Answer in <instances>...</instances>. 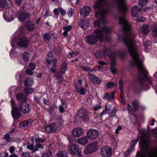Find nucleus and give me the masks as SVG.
Here are the masks:
<instances>
[{
	"instance_id": "1",
	"label": "nucleus",
	"mask_w": 157,
	"mask_h": 157,
	"mask_svg": "<svg viewBox=\"0 0 157 157\" xmlns=\"http://www.w3.org/2000/svg\"><path fill=\"white\" fill-rule=\"evenodd\" d=\"M119 23L122 25L125 34V36L123 38L124 41L132 59L131 64L137 67L139 72L144 79L150 80V78L147 75V72L144 66L143 61L137 53V45L135 43V40L136 34L131 31V23L123 16L119 18Z\"/></svg>"
},
{
	"instance_id": "2",
	"label": "nucleus",
	"mask_w": 157,
	"mask_h": 157,
	"mask_svg": "<svg viewBox=\"0 0 157 157\" xmlns=\"http://www.w3.org/2000/svg\"><path fill=\"white\" fill-rule=\"evenodd\" d=\"M142 134L140 137L142 145L141 152L137 151L136 157H157V151L155 153H149L148 151V144L144 131L142 132ZM152 133L157 136V128L152 130Z\"/></svg>"
},
{
	"instance_id": "3",
	"label": "nucleus",
	"mask_w": 157,
	"mask_h": 157,
	"mask_svg": "<svg viewBox=\"0 0 157 157\" xmlns=\"http://www.w3.org/2000/svg\"><path fill=\"white\" fill-rule=\"evenodd\" d=\"M94 33V34L87 36L85 39L86 42L89 44H94L99 40H102L106 37V36L105 35L100 29L95 30Z\"/></svg>"
},
{
	"instance_id": "4",
	"label": "nucleus",
	"mask_w": 157,
	"mask_h": 157,
	"mask_svg": "<svg viewBox=\"0 0 157 157\" xmlns=\"http://www.w3.org/2000/svg\"><path fill=\"white\" fill-rule=\"evenodd\" d=\"M106 0H99L94 3V8L95 10V15L96 17H105L108 13V9L102 8L101 3H104Z\"/></svg>"
},
{
	"instance_id": "5",
	"label": "nucleus",
	"mask_w": 157,
	"mask_h": 157,
	"mask_svg": "<svg viewBox=\"0 0 157 157\" xmlns=\"http://www.w3.org/2000/svg\"><path fill=\"white\" fill-rule=\"evenodd\" d=\"M105 55L110 56L111 52L108 48L104 47L103 48H100L99 49L96 50L94 53V56L97 59L101 58Z\"/></svg>"
},
{
	"instance_id": "6",
	"label": "nucleus",
	"mask_w": 157,
	"mask_h": 157,
	"mask_svg": "<svg viewBox=\"0 0 157 157\" xmlns=\"http://www.w3.org/2000/svg\"><path fill=\"white\" fill-rule=\"evenodd\" d=\"M115 3L117 4L119 11L122 13H124L128 10L125 0H115Z\"/></svg>"
},
{
	"instance_id": "7",
	"label": "nucleus",
	"mask_w": 157,
	"mask_h": 157,
	"mask_svg": "<svg viewBox=\"0 0 157 157\" xmlns=\"http://www.w3.org/2000/svg\"><path fill=\"white\" fill-rule=\"evenodd\" d=\"M99 135V132L97 130L90 129L87 132L86 137L91 140L96 139Z\"/></svg>"
},
{
	"instance_id": "8",
	"label": "nucleus",
	"mask_w": 157,
	"mask_h": 157,
	"mask_svg": "<svg viewBox=\"0 0 157 157\" xmlns=\"http://www.w3.org/2000/svg\"><path fill=\"white\" fill-rule=\"evenodd\" d=\"M98 148L95 143H93L85 147L84 152L85 154H90L96 151Z\"/></svg>"
},
{
	"instance_id": "9",
	"label": "nucleus",
	"mask_w": 157,
	"mask_h": 157,
	"mask_svg": "<svg viewBox=\"0 0 157 157\" xmlns=\"http://www.w3.org/2000/svg\"><path fill=\"white\" fill-rule=\"evenodd\" d=\"M11 103L12 104V109L11 111V114L13 117L15 119H18L21 117V113L20 112L19 109L17 107H13L14 101L13 99L11 98Z\"/></svg>"
},
{
	"instance_id": "10",
	"label": "nucleus",
	"mask_w": 157,
	"mask_h": 157,
	"mask_svg": "<svg viewBox=\"0 0 157 157\" xmlns=\"http://www.w3.org/2000/svg\"><path fill=\"white\" fill-rule=\"evenodd\" d=\"M100 153L102 157H110L112 154L111 149L107 146L102 147Z\"/></svg>"
},
{
	"instance_id": "11",
	"label": "nucleus",
	"mask_w": 157,
	"mask_h": 157,
	"mask_svg": "<svg viewBox=\"0 0 157 157\" xmlns=\"http://www.w3.org/2000/svg\"><path fill=\"white\" fill-rule=\"evenodd\" d=\"M17 45L21 47L26 48L29 44V41L25 37L20 38L16 40Z\"/></svg>"
},
{
	"instance_id": "12",
	"label": "nucleus",
	"mask_w": 157,
	"mask_h": 157,
	"mask_svg": "<svg viewBox=\"0 0 157 157\" xmlns=\"http://www.w3.org/2000/svg\"><path fill=\"white\" fill-rule=\"evenodd\" d=\"M67 150L71 155H76L78 152L79 148L78 145L75 144H70L67 147Z\"/></svg>"
},
{
	"instance_id": "13",
	"label": "nucleus",
	"mask_w": 157,
	"mask_h": 157,
	"mask_svg": "<svg viewBox=\"0 0 157 157\" xmlns=\"http://www.w3.org/2000/svg\"><path fill=\"white\" fill-rule=\"evenodd\" d=\"M19 108L24 113H28L30 110L31 108L29 104L25 102H21L19 105Z\"/></svg>"
},
{
	"instance_id": "14",
	"label": "nucleus",
	"mask_w": 157,
	"mask_h": 157,
	"mask_svg": "<svg viewBox=\"0 0 157 157\" xmlns=\"http://www.w3.org/2000/svg\"><path fill=\"white\" fill-rule=\"evenodd\" d=\"M91 10V8L89 6H84L81 9L80 14L83 17H86L89 15Z\"/></svg>"
},
{
	"instance_id": "15",
	"label": "nucleus",
	"mask_w": 157,
	"mask_h": 157,
	"mask_svg": "<svg viewBox=\"0 0 157 157\" xmlns=\"http://www.w3.org/2000/svg\"><path fill=\"white\" fill-rule=\"evenodd\" d=\"M78 115L80 118H82L84 121H88L89 117L88 114L84 109H80L78 112Z\"/></svg>"
},
{
	"instance_id": "16",
	"label": "nucleus",
	"mask_w": 157,
	"mask_h": 157,
	"mask_svg": "<svg viewBox=\"0 0 157 157\" xmlns=\"http://www.w3.org/2000/svg\"><path fill=\"white\" fill-rule=\"evenodd\" d=\"M139 32L142 35H146L149 32L150 28L147 24H144L142 25V27L139 29Z\"/></svg>"
},
{
	"instance_id": "17",
	"label": "nucleus",
	"mask_w": 157,
	"mask_h": 157,
	"mask_svg": "<svg viewBox=\"0 0 157 157\" xmlns=\"http://www.w3.org/2000/svg\"><path fill=\"white\" fill-rule=\"evenodd\" d=\"M83 130L80 127L75 128L72 131L73 135L75 137H78L83 135Z\"/></svg>"
},
{
	"instance_id": "18",
	"label": "nucleus",
	"mask_w": 157,
	"mask_h": 157,
	"mask_svg": "<svg viewBox=\"0 0 157 157\" xmlns=\"http://www.w3.org/2000/svg\"><path fill=\"white\" fill-rule=\"evenodd\" d=\"M90 80L94 84H99L101 82V80L99 78L94 75L90 73L88 74Z\"/></svg>"
},
{
	"instance_id": "19",
	"label": "nucleus",
	"mask_w": 157,
	"mask_h": 157,
	"mask_svg": "<svg viewBox=\"0 0 157 157\" xmlns=\"http://www.w3.org/2000/svg\"><path fill=\"white\" fill-rule=\"evenodd\" d=\"M30 15L28 13L22 12L19 14L17 17L20 21L23 22L26 19L30 17Z\"/></svg>"
},
{
	"instance_id": "20",
	"label": "nucleus",
	"mask_w": 157,
	"mask_h": 157,
	"mask_svg": "<svg viewBox=\"0 0 157 157\" xmlns=\"http://www.w3.org/2000/svg\"><path fill=\"white\" fill-rule=\"evenodd\" d=\"M141 12L140 8L137 6H135L132 7L131 13L133 17H136Z\"/></svg>"
},
{
	"instance_id": "21",
	"label": "nucleus",
	"mask_w": 157,
	"mask_h": 157,
	"mask_svg": "<svg viewBox=\"0 0 157 157\" xmlns=\"http://www.w3.org/2000/svg\"><path fill=\"white\" fill-rule=\"evenodd\" d=\"M33 123V121L31 120H29L27 121H25L20 123L19 124V126L21 128H26L30 126Z\"/></svg>"
},
{
	"instance_id": "22",
	"label": "nucleus",
	"mask_w": 157,
	"mask_h": 157,
	"mask_svg": "<svg viewBox=\"0 0 157 157\" xmlns=\"http://www.w3.org/2000/svg\"><path fill=\"white\" fill-rule=\"evenodd\" d=\"M12 2L10 0H0V6L2 8H6Z\"/></svg>"
},
{
	"instance_id": "23",
	"label": "nucleus",
	"mask_w": 157,
	"mask_h": 157,
	"mask_svg": "<svg viewBox=\"0 0 157 157\" xmlns=\"http://www.w3.org/2000/svg\"><path fill=\"white\" fill-rule=\"evenodd\" d=\"M58 129V127L55 124H52L51 125L47 126L45 128L46 131L48 132H50L55 131Z\"/></svg>"
},
{
	"instance_id": "24",
	"label": "nucleus",
	"mask_w": 157,
	"mask_h": 157,
	"mask_svg": "<svg viewBox=\"0 0 157 157\" xmlns=\"http://www.w3.org/2000/svg\"><path fill=\"white\" fill-rule=\"evenodd\" d=\"M89 23L88 20L86 19L82 21L79 25L82 29H86L89 25Z\"/></svg>"
},
{
	"instance_id": "25",
	"label": "nucleus",
	"mask_w": 157,
	"mask_h": 157,
	"mask_svg": "<svg viewBox=\"0 0 157 157\" xmlns=\"http://www.w3.org/2000/svg\"><path fill=\"white\" fill-rule=\"evenodd\" d=\"M26 27L29 31H32L35 28V24L32 22L29 21L26 24Z\"/></svg>"
},
{
	"instance_id": "26",
	"label": "nucleus",
	"mask_w": 157,
	"mask_h": 157,
	"mask_svg": "<svg viewBox=\"0 0 157 157\" xmlns=\"http://www.w3.org/2000/svg\"><path fill=\"white\" fill-rule=\"evenodd\" d=\"M115 92H112L110 95L108 93H105L104 95L103 98L108 100L113 99L114 98Z\"/></svg>"
},
{
	"instance_id": "27",
	"label": "nucleus",
	"mask_w": 157,
	"mask_h": 157,
	"mask_svg": "<svg viewBox=\"0 0 157 157\" xmlns=\"http://www.w3.org/2000/svg\"><path fill=\"white\" fill-rule=\"evenodd\" d=\"M17 99L21 102H24L26 101V98L22 94H19L17 96Z\"/></svg>"
},
{
	"instance_id": "28",
	"label": "nucleus",
	"mask_w": 157,
	"mask_h": 157,
	"mask_svg": "<svg viewBox=\"0 0 157 157\" xmlns=\"http://www.w3.org/2000/svg\"><path fill=\"white\" fill-rule=\"evenodd\" d=\"M33 81L32 78H28L25 81V85L26 86H30L33 84Z\"/></svg>"
},
{
	"instance_id": "29",
	"label": "nucleus",
	"mask_w": 157,
	"mask_h": 157,
	"mask_svg": "<svg viewBox=\"0 0 157 157\" xmlns=\"http://www.w3.org/2000/svg\"><path fill=\"white\" fill-rule=\"evenodd\" d=\"M75 88L76 90L75 91L76 92H79L81 95H84L86 94V91L81 86H78L77 85H76Z\"/></svg>"
},
{
	"instance_id": "30",
	"label": "nucleus",
	"mask_w": 157,
	"mask_h": 157,
	"mask_svg": "<svg viewBox=\"0 0 157 157\" xmlns=\"http://www.w3.org/2000/svg\"><path fill=\"white\" fill-rule=\"evenodd\" d=\"M53 35L49 33H45L44 35V38L45 42L46 43H48L51 38H52Z\"/></svg>"
},
{
	"instance_id": "31",
	"label": "nucleus",
	"mask_w": 157,
	"mask_h": 157,
	"mask_svg": "<svg viewBox=\"0 0 157 157\" xmlns=\"http://www.w3.org/2000/svg\"><path fill=\"white\" fill-rule=\"evenodd\" d=\"M72 29V26L71 25L68 26H65L63 28L64 30L63 34L64 36H66L68 35V32L70 31Z\"/></svg>"
},
{
	"instance_id": "32",
	"label": "nucleus",
	"mask_w": 157,
	"mask_h": 157,
	"mask_svg": "<svg viewBox=\"0 0 157 157\" xmlns=\"http://www.w3.org/2000/svg\"><path fill=\"white\" fill-rule=\"evenodd\" d=\"M67 155L66 151L62 150L58 151L56 154L57 157H67Z\"/></svg>"
},
{
	"instance_id": "33",
	"label": "nucleus",
	"mask_w": 157,
	"mask_h": 157,
	"mask_svg": "<svg viewBox=\"0 0 157 157\" xmlns=\"http://www.w3.org/2000/svg\"><path fill=\"white\" fill-rule=\"evenodd\" d=\"M152 35L154 37L157 36V23L154 24L152 28Z\"/></svg>"
},
{
	"instance_id": "34",
	"label": "nucleus",
	"mask_w": 157,
	"mask_h": 157,
	"mask_svg": "<svg viewBox=\"0 0 157 157\" xmlns=\"http://www.w3.org/2000/svg\"><path fill=\"white\" fill-rule=\"evenodd\" d=\"M88 141V140L86 137H83L78 140V142L81 145H85Z\"/></svg>"
},
{
	"instance_id": "35",
	"label": "nucleus",
	"mask_w": 157,
	"mask_h": 157,
	"mask_svg": "<svg viewBox=\"0 0 157 157\" xmlns=\"http://www.w3.org/2000/svg\"><path fill=\"white\" fill-rule=\"evenodd\" d=\"M119 89L121 90V99L122 100H123V81L122 79H120L119 81Z\"/></svg>"
},
{
	"instance_id": "36",
	"label": "nucleus",
	"mask_w": 157,
	"mask_h": 157,
	"mask_svg": "<svg viewBox=\"0 0 157 157\" xmlns=\"http://www.w3.org/2000/svg\"><path fill=\"white\" fill-rule=\"evenodd\" d=\"M151 44V42L150 41L143 42V45L144 47V51L145 52H148L149 49V47Z\"/></svg>"
},
{
	"instance_id": "37",
	"label": "nucleus",
	"mask_w": 157,
	"mask_h": 157,
	"mask_svg": "<svg viewBox=\"0 0 157 157\" xmlns=\"http://www.w3.org/2000/svg\"><path fill=\"white\" fill-rule=\"evenodd\" d=\"M110 107L111 106L109 105H106L105 109L103 110L102 112L100 114V115L102 116L105 114L109 113L110 111Z\"/></svg>"
},
{
	"instance_id": "38",
	"label": "nucleus",
	"mask_w": 157,
	"mask_h": 157,
	"mask_svg": "<svg viewBox=\"0 0 157 157\" xmlns=\"http://www.w3.org/2000/svg\"><path fill=\"white\" fill-rule=\"evenodd\" d=\"M27 148L29 150L32 151V153H33L38 150V149L34 147V145L33 144L28 145Z\"/></svg>"
},
{
	"instance_id": "39",
	"label": "nucleus",
	"mask_w": 157,
	"mask_h": 157,
	"mask_svg": "<svg viewBox=\"0 0 157 157\" xmlns=\"http://www.w3.org/2000/svg\"><path fill=\"white\" fill-rule=\"evenodd\" d=\"M29 54L25 52L22 54V57L24 61L27 62L28 61L29 58Z\"/></svg>"
},
{
	"instance_id": "40",
	"label": "nucleus",
	"mask_w": 157,
	"mask_h": 157,
	"mask_svg": "<svg viewBox=\"0 0 157 157\" xmlns=\"http://www.w3.org/2000/svg\"><path fill=\"white\" fill-rule=\"evenodd\" d=\"M34 91V90L32 88H25L24 90V92L26 95H28L29 94H31Z\"/></svg>"
},
{
	"instance_id": "41",
	"label": "nucleus",
	"mask_w": 157,
	"mask_h": 157,
	"mask_svg": "<svg viewBox=\"0 0 157 157\" xmlns=\"http://www.w3.org/2000/svg\"><path fill=\"white\" fill-rule=\"evenodd\" d=\"M148 0H139V4L141 6H146L148 2Z\"/></svg>"
},
{
	"instance_id": "42",
	"label": "nucleus",
	"mask_w": 157,
	"mask_h": 157,
	"mask_svg": "<svg viewBox=\"0 0 157 157\" xmlns=\"http://www.w3.org/2000/svg\"><path fill=\"white\" fill-rule=\"evenodd\" d=\"M116 84L113 82H108L106 84V88L108 89L110 88L113 86H115Z\"/></svg>"
},
{
	"instance_id": "43",
	"label": "nucleus",
	"mask_w": 157,
	"mask_h": 157,
	"mask_svg": "<svg viewBox=\"0 0 157 157\" xmlns=\"http://www.w3.org/2000/svg\"><path fill=\"white\" fill-rule=\"evenodd\" d=\"M133 150V147H130V148L128 149L127 151L125 152L124 154V156L126 157L129 155L130 153Z\"/></svg>"
},
{
	"instance_id": "44",
	"label": "nucleus",
	"mask_w": 157,
	"mask_h": 157,
	"mask_svg": "<svg viewBox=\"0 0 157 157\" xmlns=\"http://www.w3.org/2000/svg\"><path fill=\"white\" fill-rule=\"evenodd\" d=\"M132 105L135 109L137 110L139 106L138 101H134L132 103Z\"/></svg>"
},
{
	"instance_id": "45",
	"label": "nucleus",
	"mask_w": 157,
	"mask_h": 157,
	"mask_svg": "<svg viewBox=\"0 0 157 157\" xmlns=\"http://www.w3.org/2000/svg\"><path fill=\"white\" fill-rule=\"evenodd\" d=\"M78 52L77 51L75 52H71L68 55V56L69 58H71L72 57L75 56L76 55H77Z\"/></svg>"
},
{
	"instance_id": "46",
	"label": "nucleus",
	"mask_w": 157,
	"mask_h": 157,
	"mask_svg": "<svg viewBox=\"0 0 157 157\" xmlns=\"http://www.w3.org/2000/svg\"><path fill=\"white\" fill-rule=\"evenodd\" d=\"M52 152L48 151L47 153H44L42 154V157H50L52 155Z\"/></svg>"
},
{
	"instance_id": "47",
	"label": "nucleus",
	"mask_w": 157,
	"mask_h": 157,
	"mask_svg": "<svg viewBox=\"0 0 157 157\" xmlns=\"http://www.w3.org/2000/svg\"><path fill=\"white\" fill-rule=\"evenodd\" d=\"M7 13L8 12H6L3 13V17L4 18L6 21H12L14 19L13 18V19L11 18V20H10L9 19H7V17H6V15Z\"/></svg>"
},
{
	"instance_id": "48",
	"label": "nucleus",
	"mask_w": 157,
	"mask_h": 157,
	"mask_svg": "<svg viewBox=\"0 0 157 157\" xmlns=\"http://www.w3.org/2000/svg\"><path fill=\"white\" fill-rule=\"evenodd\" d=\"M35 142L36 143H43L44 142V140L40 138H36L35 140Z\"/></svg>"
},
{
	"instance_id": "49",
	"label": "nucleus",
	"mask_w": 157,
	"mask_h": 157,
	"mask_svg": "<svg viewBox=\"0 0 157 157\" xmlns=\"http://www.w3.org/2000/svg\"><path fill=\"white\" fill-rule=\"evenodd\" d=\"M101 104H99L98 105H94V110L97 111L101 109Z\"/></svg>"
},
{
	"instance_id": "50",
	"label": "nucleus",
	"mask_w": 157,
	"mask_h": 157,
	"mask_svg": "<svg viewBox=\"0 0 157 157\" xmlns=\"http://www.w3.org/2000/svg\"><path fill=\"white\" fill-rule=\"evenodd\" d=\"M35 147V148H36L37 149L38 148H40L41 149H44L43 146L40 143H37Z\"/></svg>"
},
{
	"instance_id": "51",
	"label": "nucleus",
	"mask_w": 157,
	"mask_h": 157,
	"mask_svg": "<svg viewBox=\"0 0 157 157\" xmlns=\"http://www.w3.org/2000/svg\"><path fill=\"white\" fill-rule=\"evenodd\" d=\"M59 11L62 15H64L66 14V11L62 8H59Z\"/></svg>"
},
{
	"instance_id": "52",
	"label": "nucleus",
	"mask_w": 157,
	"mask_h": 157,
	"mask_svg": "<svg viewBox=\"0 0 157 157\" xmlns=\"http://www.w3.org/2000/svg\"><path fill=\"white\" fill-rule=\"evenodd\" d=\"M3 139H5L7 141H9L10 140V136L8 133L6 134Z\"/></svg>"
},
{
	"instance_id": "53",
	"label": "nucleus",
	"mask_w": 157,
	"mask_h": 157,
	"mask_svg": "<svg viewBox=\"0 0 157 157\" xmlns=\"http://www.w3.org/2000/svg\"><path fill=\"white\" fill-rule=\"evenodd\" d=\"M29 68L31 70L33 71L34 70L35 68V66L34 64L32 63H30L29 64Z\"/></svg>"
},
{
	"instance_id": "54",
	"label": "nucleus",
	"mask_w": 157,
	"mask_h": 157,
	"mask_svg": "<svg viewBox=\"0 0 157 157\" xmlns=\"http://www.w3.org/2000/svg\"><path fill=\"white\" fill-rule=\"evenodd\" d=\"M52 62L53 63V66L56 67V66L57 61L56 58L53 59H52Z\"/></svg>"
},
{
	"instance_id": "55",
	"label": "nucleus",
	"mask_w": 157,
	"mask_h": 157,
	"mask_svg": "<svg viewBox=\"0 0 157 157\" xmlns=\"http://www.w3.org/2000/svg\"><path fill=\"white\" fill-rule=\"evenodd\" d=\"M23 0H15V4L18 6H20L22 3Z\"/></svg>"
},
{
	"instance_id": "56",
	"label": "nucleus",
	"mask_w": 157,
	"mask_h": 157,
	"mask_svg": "<svg viewBox=\"0 0 157 157\" xmlns=\"http://www.w3.org/2000/svg\"><path fill=\"white\" fill-rule=\"evenodd\" d=\"M67 138L70 143H71L73 142L74 139L73 137L70 136H68Z\"/></svg>"
},
{
	"instance_id": "57",
	"label": "nucleus",
	"mask_w": 157,
	"mask_h": 157,
	"mask_svg": "<svg viewBox=\"0 0 157 157\" xmlns=\"http://www.w3.org/2000/svg\"><path fill=\"white\" fill-rule=\"evenodd\" d=\"M22 154L23 157H29L30 155L29 152L23 153Z\"/></svg>"
},
{
	"instance_id": "58",
	"label": "nucleus",
	"mask_w": 157,
	"mask_h": 157,
	"mask_svg": "<svg viewBox=\"0 0 157 157\" xmlns=\"http://www.w3.org/2000/svg\"><path fill=\"white\" fill-rule=\"evenodd\" d=\"M137 21H138L141 22L145 20V18L143 17H139L137 19Z\"/></svg>"
},
{
	"instance_id": "59",
	"label": "nucleus",
	"mask_w": 157,
	"mask_h": 157,
	"mask_svg": "<svg viewBox=\"0 0 157 157\" xmlns=\"http://www.w3.org/2000/svg\"><path fill=\"white\" fill-rule=\"evenodd\" d=\"M25 72L27 74L30 75H32L33 73L32 71L29 69H27L25 71Z\"/></svg>"
},
{
	"instance_id": "60",
	"label": "nucleus",
	"mask_w": 157,
	"mask_h": 157,
	"mask_svg": "<svg viewBox=\"0 0 157 157\" xmlns=\"http://www.w3.org/2000/svg\"><path fill=\"white\" fill-rule=\"evenodd\" d=\"M14 147L13 146H12L10 147L9 150L10 153L12 154L14 151Z\"/></svg>"
},
{
	"instance_id": "61",
	"label": "nucleus",
	"mask_w": 157,
	"mask_h": 157,
	"mask_svg": "<svg viewBox=\"0 0 157 157\" xmlns=\"http://www.w3.org/2000/svg\"><path fill=\"white\" fill-rule=\"evenodd\" d=\"M111 72L113 74H116V70L114 67H112L110 69Z\"/></svg>"
},
{
	"instance_id": "62",
	"label": "nucleus",
	"mask_w": 157,
	"mask_h": 157,
	"mask_svg": "<svg viewBox=\"0 0 157 157\" xmlns=\"http://www.w3.org/2000/svg\"><path fill=\"white\" fill-rule=\"evenodd\" d=\"M128 109L129 113H131L132 110V108L131 106L129 104H128Z\"/></svg>"
},
{
	"instance_id": "63",
	"label": "nucleus",
	"mask_w": 157,
	"mask_h": 157,
	"mask_svg": "<svg viewBox=\"0 0 157 157\" xmlns=\"http://www.w3.org/2000/svg\"><path fill=\"white\" fill-rule=\"evenodd\" d=\"M67 14L69 17H71L72 14V10H69V11L67 12Z\"/></svg>"
},
{
	"instance_id": "64",
	"label": "nucleus",
	"mask_w": 157,
	"mask_h": 157,
	"mask_svg": "<svg viewBox=\"0 0 157 157\" xmlns=\"http://www.w3.org/2000/svg\"><path fill=\"white\" fill-rule=\"evenodd\" d=\"M59 111L61 113H63L64 112V108L62 106H60L59 107Z\"/></svg>"
}]
</instances>
